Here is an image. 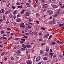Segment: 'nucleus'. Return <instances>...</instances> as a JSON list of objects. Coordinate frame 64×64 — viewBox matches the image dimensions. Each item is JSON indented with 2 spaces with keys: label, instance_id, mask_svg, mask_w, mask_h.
<instances>
[{
  "label": "nucleus",
  "instance_id": "nucleus-1",
  "mask_svg": "<svg viewBox=\"0 0 64 64\" xmlns=\"http://www.w3.org/2000/svg\"><path fill=\"white\" fill-rule=\"evenodd\" d=\"M22 46L23 48H21L20 49L21 50H22L23 51H25L26 50V45L22 44Z\"/></svg>",
  "mask_w": 64,
  "mask_h": 64
},
{
  "label": "nucleus",
  "instance_id": "nucleus-2",
  "mask_svg": "<svg viewBox=\"0 0 64 64\" xmlns=\"http://www.w3.org/2000/svg\"><path fill=\"white\" fill-rule=\"evenodd\" d=\"M40 60V57L38 56L36 58V62H38Z\"/></svg>",
  "mask_w": 64,
  "mask_h": 64
},
{
  "label": "nucleus",
  "instance_id": "nucleus-3",
  "mask_svg": "<svg viewBox=\"0 0 64 64\" xmlns=\"http://www.w3.org/2000/svg\"><path fill=\"white\" fill-rule=\"evenodd\" d=\"M24 23L23 22H22L20 25V26L22 28H25V26H24Z\"/></svg>",
  "mask_w": 64,
  "mask_h": 64
},
{
  "label": "nucleus",
  "instance_id": "nucleus-4",
  "mask_svg": "<svg viewBox=\"0 0 64 64\" xmlns=\"http://www.w3.org/2000/svg\"><path fill=\"white\" fill-rule=\"evenodd\" d=\"M26 63L28 64H32V62L31 60H28L26 62Z\"/></svg>",
  "mask_w": 64,
  "mask_h": 64
},
{
  "label": "nucleus",
  "instance_id": "nucleus-5",
  "mask_svg": "<svg viewBox=\"0 0 64 64\" xmlns=\"http://www.w3.org/2000/svg\"><path fill=\"white\" fill-rule=\"evenodd\" d=\"M22 41L20 42V43L22 44V43H24V41H25V40L24 38H22L21 39Z\"/></svg>",
  "mask_w": 64,
  "mask_h": 64
},
{
  "label": "nucleus",
  "instance_id": "nucleus-6",
  "mask_svg": "<svg viewBox=\"0 0 64 64\" xmlns=\"http://www.w3.org/2000/svg\"><path fill=\"white\" fill-rule=\"evenodd\" d=\"M39 13H36V18H39Z\"/></svg>",
  "mask_w": 64,
  "mask_h": 64
},
{
  "label": "nucleus",
  "instance_id": "nucleus-7",
  "mask_svg": "<svg viewBox=\"0 0 64 64\" xmlns=\"http://www.w3.org/2000/svg\"><path fill=\"white\" fill-rule=\"evenodd\" d=\"M25 15L26 16H29L30 15V14L28 12H27L26 13Z\"/></svg>",
  "mask_w": 64,
  "mask_h": 64
},
{
  "label": "nucleus",
  "instance_id": "nucleus-8",
  "mask_svg": "<svg viewBox=\"0 0 64 64\" xmlns=\"http://www.w3.org/2000/svg\"><path fill=\"white\" fill-rule=\"evenodd\" d=\"M56 42L58 43H60V44H62L63 43V42H61L59 40H57L56 41Z\"/></svg>",
  "mask_w": 64,
  "mask_h": 64
},
{
  "label": "nucleus",
  "instance_id": "nucleus-9",
  "mask_svg": "<svg viewBox=\"0 0 64 64\" xmlns=\"http://www.w3.org/2000/svg\"><path fill=\"white\" fill-rule=\"evenodd\" d=\"M17 20L18 22H20L21 21V19L20 18H18Z\"/></svg>",
  "mask_w": 64,
  "mask_h": 64
},
{
  "label": "nucleus",
  "instance_id": "nucleus-10",
  "mask_svg": "<svg viewBox=\"0 0 64 64\" xmlns=\"http://www.w3.org/2000/svg\"><path fill=\"white\" fill-rule=\"evenodd\" d=\"M33 32L34 33V35H37L38 34V32L35 31H34Z\"/></svg>",
  "mask_w": 64,
  "mask_h": 64
},
{
  "label": "nucleus",
  "instance_id": "nucleus-11",
  "mask_svg": "<svg viewBox=\"0 0 64 64\" xmlns=\"http://www.w3.org/2000/svg\"><path fill=\"white\" fill-rule=\"evenodd\" d=\"M9 16L10 18H13V15L12 14H10Z\"/></svg>",
  "mask_w": 64,
  "mask_h": 64
},
{
  "label": "nucleus",
  "instance_id": "nucleus-12",
  "mask_svg": "<svg viewBox=\"0 0 64 64\" xmlns=\"http://www.w3.org/2000/svg\"><path fill=\"white\" fill-rule=\"evenodd\" d=\"M56 44L55 42H52L50 44V45H54Z\"/></svg>",
  "mask_w": 64,
  "mask_h": 64
},
{
  "label": "nucleus",
  "instance_id": "nucleus-13",
  "mask_svg": "<svg viewBox=\"0 0 64 64\" xmlns=\"http://www.w3.org/2000/svg\"><path fill=\"white\" fill-rule=\"evenodd\" d=\"M26 47L28 48H31L32 46L29 45H26Z\"/></svg>",
  "mask_w": 64,
  "mask_h": 64
},
{
  "label": "nucleus",
  "instance_id": "nucleus-14",
  "mask_svg": "<svg viewBox=\"0 0 64 64\" xmlns=\"http://www.w3.org/2000/svg\"><path fill=\"white\" fill-rule=\"evenodd\" d=\"M26 6H27V7H28V8L30 7V5H29V3H28L27 2L26 3Z\"/></svg>",
  "mask_w": 64,
  "mask_h": 64
},
{
  "label": "nucleus",
  "instance_id": "nucleus-15",
  "mask_svg": "<svg viewBox=\"0 0 64 64\" xmlns=\"http://www.w3.org/2000/svg\"><path fill=\"white\" fill-rule=\"evenodd\" d=\"M52 7L54 8H57V6L56 5H54L52 6Z\"/></svg>",
  "mask_w": 64,
  "mask_h": 64
},
{
  "label": "nucleus",
  "instance_id": "nucleus-16",
  "mask_svg": "<svg viewBox=\"0 0 64 64\" xmlns=\"http://www.w3.org/2000/svg\"><path fill=\"white\" fill-rule=\"evenodd\" d=\"M18 8H23V6L22 5H21V6H18Z\"/></svg>",
  "mask_w": 64,
  "mask_h": 64
},
{
  "label": "nucleus",
  "instance_id": "nucleus-17",
  "mask_svg": "<svg viewBox=\"0 0 64 64\" xmlns=\"http://www.w3.org/2000/svg\"><path fill=\"white\" fill-rule=\"evenodd\" d=\"M6 52H4L2 53L1 54V56H4V55H5V54Z\"/></svg>",
  "mask_w": 64,
  "mask_h": 64
},
{
  "label": "nucleus",
  "instance_id": "nucleus-18",
  "mask_svg": "<svg viewBox=\"0 0 64 64\" xmlns=\"http://www.w3.org/2000/svg\"><path fill=\"white\" fill-rule=\"evenodd\" d=\"M48 58L47 57H44L43 58V60H47Z\"/></svg>",
  "mask_w": 64,
  "mask_h": 64
},
{
  "label": "nucleus",
  "instance_id": "nucleus-19",
  "mask_svg": "<svg viewBox=\"0 0 64 64\" xmlns=\"http://www.w3.org/2000/svg\"><path fill=\"white\" fill-rule=\"evenodd\" d=\"M16 53L17 54H20L21 53V51L19 50H18L16 52Z\"/></svg>",
  "mask_w": 64,
  "mask_h": 64
},
{
  "label": "nucleus",
  "instance_id": "nucleus-20",
  "mask_svg": "<svg viewBox=\"0 0 64 64\" xmlns=\"http://www.w3.org/2000/svg\"><path fill=\"white\" fill-rule=\"evenodd\" d=\"M25 10H23L21 12V13L22 14H23V13H24V12H25Z\"/></svg>",
  "mask_w": 64,
  "mask_h": 64
},
{
  "label": "nucleus",
  "instance_id": "nucleus-21",
  "mask_svg": "<svg viewBox=\"0 0 64 64\" xmlns=\"http://www.w3.org/2000/svg\"><path fill=\"white\" fill-rule=\"evenodd\" d=\"M46 52H49V49L47 47L46 48Z\"/></svg>",
  "mask_w": 64,
  "mask_h": 64
},
{
  "label": "nucleus",
  "instance_id": "nucleus-22",
  "mask_svg": "<svg viewBox=\"0 0 64 64\" xmlns=\"http://www.w3.org/2000/svg\"><path fill=\"white\" fill-rule=\"evenodd\" d=\"M10 5V4L9 3H8L7 4L6 6V7H8Z\"/></svg>",
  "mask_w": 64,
  "mask_h": 64
},
{
  "label": "nucleus",
  "instance_id": "nucleus-23",
  "mask_svg": "<svg viewBox=\"0 0 64 64\" xmlns=\"http://www.w3.org/2000/svg\"><path fill=\"white\" fill-rule=\"evenodd\" d=\"M59 5L60 6H62V2H59Z\"/></svg>",
  "mask_w": 64,
  "mask_h": 64
},
{
  "label": "nucleus",
  "instance_id": "nucleus-24",
  "mask_svg": "<svg viewBox=\"0 0 64 64\" xmlns=\"http://www.w3.org/2000/svg\"><path fill=\"white\" fill-rule=\"evenodd\" d=\"M30 58H30V56H27V58H26V60H29V59H30Z\"/></svg>",
  "mask_w": 64,
  "mask_h": 64
},
{
  "label": "nucleus",
  "instance_id": "nucleus-25",
  "mask_svg": "<svg viewBox=\"0 0 64 64\" xmlns=\"http://www.w3.org/2000/svg\"><path fill=\"white\" fill-rule=\"evenodd\" d=\"M62 26H64V24H59V27H61Z\"/></svg>",
  "mask_w": 64,
  "mask_h": 64
},
{
  "label": "nucleus",
  "instance_id": "nucleus-26",
  "mask_svg": "<svg viewBox=\"0 0 64 64\" xmlns=\"http://www.w3.org/2000/svg\"><path fill=\"white\" fill-rule=\"evenodd\" d=\"M54 13V12L52 11H51L49 14V15H52V14Z\"/></svg>",
  "mask_w": 64,
  "mask_h": 64
},
{
  "label": "nucleus",
  "instance_id": "nucleus-27",
  "mask_svg": "<svg viewBox=\"0 0 64 64\" xmlns=\"http://www.w3.org/2000/svg\"><path fill=\"white\" fill-rule=\"evenodd\" d=\"M41 29L42 30H45V28H44L43 27H42L41 28Z\"/></svg>",
  "mask_w": 64,
  "mask_h": 64
},
{
  "label": "nucleus",
  "instance_id": "nucleus-28",
  "mask_svg": "<svg viewBox=\"0 0 64 64\" xmlns=\"http://www.w3.org/2000/svg\"><path fill=\"white\" fill-rule=\"evenodd\" d=\"M17 12V10H15L13 12V14L14 15Z\"/></svg>",
  "mask_w": 64,
  "mask_h": 64
},
{
  "label": "nucleus",
  "instance_id": "nucleus-29",
  "mask_svg": "<svg viewBox=\"0 0 64 64\" xmlns=\"http://www.w3.org/2000/svg\"><path fill=\"white\" fill-rule=\"evenodd\" d=\"M2 38L3 39H5V40H7V38L4 36L2 37Z\"/></svg>",
  "mask_w": 64,
  "mask_h": 64
},
{
  "label": "nucleus",
  "instance_id": "nucleus-30",
  "mask_svg": "<svg viewBox=\"0 0 64 64\" xmlns=\"http://www.w3.org/2000/svg\"><path fill=\"white\" fill-rule=\"evenodd\" d=\"M3 19L4 20H5V16L4 15L2 16Z\"/></svg>",
  "mask_w": 64,
  "mask_h": 64
},
{
  "label": "nucleus",
  "instance_id": "nucleus-31",
  "mask_svg": "<svg viewBox=\"0 0 64 64\" xmlns=\"http://www.w3.org/2000/svg\"><path fill=\"white\" fill-rule=\"evenodd\" d=\"M40 54H43V51L42 50H41L40 51Z\"/></svg>",
  "mask_w": 64,
  "mask_h": 64
},
{
  "label": "nucleus",
  "instance_id": "nucleus-32",
  "mask_svg": "<svg viewBox=\"0 0 64 64\" xmlns=\"http://www.w3.org/2000/svg\"><path fill=\"white\" fill-rule=\"evenodd\" d=\"M10 59L11 60H14V58L12 56H10Z\"/></svg>",
  "mask_w": 64,
  "mask_h": 64
},
{
  "label": "nucleus",
  "instance_id": "nucleus-33",
  "mask_svg": "<svg viewBox=\"0 0 64 64\" xmlns=\"http://www.w3.org/2000/svg\"><path fill=\"white\" fill-rule=\"evenodd\" d=\"M1 10L2 11V13H4V12L5 11V10H4L2 9H1Z\"/></svg>",
  "mask_w": 64,
  "mask_h": 64
},
{
  "label": "nucleus",
  "instance_id": "nucleus-34",
  "mask_svg": "<svg viewBox=\"0 0 64 64\" xmlns=\"http://www.w3.org/2000/svg\"><path fill=\"white\" fill-rule=\"evenodd\" d=\"M6 29L7 30H9L10 31L11 30V28H6Z\"/></svg>",
  "mask_w": 64,
  "mask_h": 64
},
{
  "label": "nucleus",
  "instance_id": "nucleus-35",
  "mask_svg": "<svg viewBox=\"0 0 64 64\" xmlns=\"http://www.w3.org/2000/svg\"><path fill=\"white\" fill-rule=\"evenodd\" d=\"M30 34H31L32 35H33V34H34L33 32L31 31L30 32Z\"/></svg>",
  "mask_w": 64,
  "mask_h": 64
},
{
  "label": "nucleus",
  "instance_id": "nucleus-36",
  "mask_svg": "<svg viewBox=\"0 0 64 64\" xmlns=\"http://www.w3.org/2000/svg\"><path fill=\"white\" fill-rule=\"evenodd\" d=\"M45 45V43H42L41 44V46H44V45Z\"/></svg>",
  "mask_w": 64,
  "mask_h": 64
},
{
  "label": "nucleus",
  "instance_id": "nucleus-37",
  "mask_svg": "<svg viewBox=\"0 0 64 64\" xmlns=\"http://www.w3.org/2000/svg\"><path fill=\"white\" fill-rule=\"evenodd\" d=\"M12 8L13 9H14L16 8L14 6H12Z\"/></svg>",
  "mask_w": 64,
  "mask_h": 64
},
{
  "label": "nucleus",
  "instance_id": "nucleus-38",
  "mask_svg": "<svg viewBox=\"0 0 64 64\" xmlns=\"http://www.w3.org/2000/svg\"><path fill=\"white\" fill-rule=\"evenodd\" d=\"M44 37L45 39V38H48V36L46 35H44Z\"/></svg>",
  "mask_w": 64,
  "mask_h": 64
},
{
  "label": "nucleus",
  "instance_id": "nucleus-39",
  "mask_svg": "<svg viewBox=\"0 0 64 64\" xmlns=\"http://www.w3.org/2000/svg\"><path fill=\"white\" fill-rule=\"evenodd\" d=\"M36 23L37 24H39V21L38 20H36Z\"/></svg>",
  "mask_w": 64,
  "mask_h": 64
},
{
  "label": "nucleus",
  "instance_id": "nucleus-40",
  "mask_svg": "<svg viewBox=\"0 0 64 64\" xmlns=\"http://www.w3.org/2000/svg\"><path fill=\"white\" fill-rule=\"evenodd\" d=\"M8 13H11L12 12V10L11 9H9L8 10Z\"/></svg>",
  "mask_w": 64,
  "mask_h": 64
},
{
  "label": "nucleus",
  "instance_id": "nucleus-41",
  "mask_svg": "<svg viewBox=\"0 0 64 64\" xmlns=\"http://www.w3.org/2000/svg\"><path fill=\"white\" fill-rule=\"evenodd\" d=\"M6 24H8V23H9V21L8 20H7L6 22Z\"/></svg>",
  "mask_w": 64,
  "mask_h": 64
},
{
  "label": "nucleus",
  "instance_id": "nucleus-42",
  "mask_svg": "<svg viewBox=\"0 0 64 64\" xmlns=\"http://www.w3.org/2000/svg\"><path fill=\"white\" fill-rule=\"evenodd\" d=\"M47 7V6H45V5H44L43 6V8H46V7Z\"/></svg>",
  "mask_w": 64,
  "mask_h": 64
},
{
  "label": "nucleus",
  "instance_id": "nucleus-43",
  "mask_svg": "<svg viewBox=\"0 0 64 64\" xmlns=\"http://www.w3.org/2000/svg\"><path fill=\"white\" fill-rule=\"evenodd\" d=\"M57 14H55V15L53 17H57Z\"/></svg>",
  "mask_w": 64,
  "mask_h": 64
},
{
  "label": "nucleus",
  "instance_id": "nucleus-44",
  "mask_svg": "<svg viewBox=\"0 0 64 64\" xmlns=\"http://www.w3.org/2000/svg\"><path fill=\"white\" fill-rule=\"evenodd\" d=\"M8 13L9 12H8V11H6V12L5 13V14L6 15H7V14H8Z\"/></svg>",
  "mask_w": 64,
  "mask_h": 64
},
{
  "label": "nucleus",
  "instance_id": "nucleus-45",
  "mask_svg": "<svg viewBox=\"0 0 64 64\" xmlns=\"http://www.w3.org/2000/svg\"><path fill=\"white\" fill-rule=\"evenodd\" d=\"M0 33L1 34H4V31L2 30V31Z\"/></svg>",
  "mask_w": 64,
  "mask_h": 64
},
{
  "label": "nucleus",
  "instance_id": "nucleus-46",
  "mask_svg": "<svg viewBox=\"0 0 64 64\" xmlns=\"http://www.w3.org/2000/svg\"><path fill=\"white\" fill-rule=\"evenodd\" d=\"M0 48H2L3 47V45H2V44H0Z\"/></svg>",
  "mask_w": 64,
  "mask_h": 64
},
{
  "label": "nucleus",
  "instance_id": "nucleus-47",
  "mask_svg": "<svg viewBox=\"0 0 64 64\" xmlns=\"http://www.w3.org/2000/svg\"><path fill=\"white\" fill-rule=\"evenodd\" d=\"M36 4H38V1L37 0H35Z\"/></svg>",
  "mask_w": 64,
  "mask_h": 64
},
{
  "label": "nucleus",
  "instance_id": "nucleus-48",
  "mask_svg": "<svg viewBox=\"0 0 64 64\" xmlns=\"http://www.w3.org/2000/svg\"><path fill=\"white\" fill-rule=\"evenodd\" d=\"M25 35H29V33H26L25 34Z\"/></svg>",
  "mask_w": 64,
  "mask_h": 64
},
{
  "label": "nucleus",
  "instance_id": "nucleus-49",
  "mask_svg": "<svg viewBox=\"0 0 64 64\" xmlns=\"http://www.w3.org/2000/svg\"><path fill=\"white\" fill-rule=\"evenodd\" d=\"M52 37V35H50V36L49 37L48 39H50V38H51V37Z\"/></svg>",
  "mask_w": 64,
  "mask_h": 64
},
{
  "label": "nucleus",
  "instance_id": "nucleus-50",
  "mask_svg": "<svg viewBox=\"0 0 64 64\" xmlns=\"http://www.w3.org/2000/svg\"><path fill=\"white\" fill-rule=\"evenodd\" d=\"M28 24H30V25H33V23L32 22H28Z\"/></svg>",
  "mask_w": 64,
  "mask_h": 64
},
{
  "label": "nucleus",
  "instance_id": "nucleus-51",
  "mask_svg": "<svg viewBox=\"0 0 64 64\" xmlns=\"http://www.w3.org/2000/svg\"><path fill=\"white\" fill-rule=\"evenodd\" d=\"M28 28H30L31 27V26L30 25L28 26Z\"/></svg>",
  "mask_w": 64,
  "mask_h": 64
},
{
  "label": "nucleus",
  "instance_id": "nucleus-52",
  "mask_svg": "<svg viewBox=\"0 0 64 64\" xmlns=\"http://www.w3.org/2000/svg\"><path fill=\"white\" fill-rule=\"evenodd\" d=\"M19 39V38H15L14 40H17Z\"/></svg>",
  "mask_w": 64,
  "mask_h": 64
},
{
  "label": "nucleus",
  "instance_id": "nucleus-53",
  "mask_svg": "<svg viewBox=\"0 0 64 64\" xmlns=\"http://www.w3.org/2000/svg\"><path fill=\"white\" fill-rule=\"evenodd\" d=\"M19 16H20V14H18L17 15V17H16L17 18H18V17Z\"/></svg>",
  "mask_w": 64,
  "mask_h": 64
},
{
  "label": "nucleus",
  "instance_id": "nucleus-54",
  "mask_svg": "<svg viewBox=\"0 0 64 64\" xmlns=\"http://www.w3.org/2000/svg\"><path fill=\"white\" fill-rule=\"evenodd\" d=\"M53 58H55V57H56V55H54L53 56Z\"/></svg>",
  "mask_w": 64,
  "mask_h": 64
},
{
  "label": "nucleus",
  "instance_id": "nucleus-55",
  "mask_svg": "<svg viewBox=\"0 0 64 64\" xmlns=\"http://www.w3.org/2000/svg\"><path fill=\"white\" fill-rule=\"evenodd\" d=\"M7 58H5L4 59V60L5 61H7Z\"/></svg>",
  "mask_w": 64,
  "mask_h": 64
},
{
  "label": "nucleus",
  "instance_id": "nucleus-56",
  "mask_svg": "<svg viewBox=\"0 0 64 64\" xmlns=\"http://www.w3.org/2000/svg\"><path fill=\"white\" fill-rule=\"evenodd\" d=\"M59 57H60V58H63V57L62 56V55H59Z\"/></svg>",
  "mask_w": 64,
  "mask_h": 64
},
{
  "label": "nucleus",
  "instance_id": "nucleus-57",
  "mask_svg": "<svg viewBox=\"0 0 64 64\" xmlns=\"http://www.w3.org/2000/svg\"><path fill=\"white\" fill-rule=\"evenodd\" d=\"M14 34V33H13L12 32H11L10 34V35H11V36H13V35Z\"/></svg>",
  "mask_w": 64,
  "mask_h": 64
},
{
  "label": "nucleus",
  "instance_id": "nucleus-58",
  "mask_svg": "<svg viewBox=\"0 0 64 64\" xmlns=\"http://www.w3.org/2000/svg\"><path fill=\"white\" fill-rule=\"evenodd\" d=\"M28 21L29 22H32V20H31L30 19H29L28 20Z\"/></svg>",
  "mask_w": 64,
  "mask_h": 64
},
{
  "label": "nucleus",
  "instance_id": "nucleus-59",
  "mask_svg": "<svg viewBox=\"0 0 64 64\" xmlns=\"http://www.w3.org/2000/svg\"><path fill=\"white\" fill-rule=\"evenodd\" d=\"M47 12L49 13H50V10H48L47 11Z\"/></svg>",
  "mask_w": 64,
  "mask_h": 64
},
{
  "label": "nucleus",
  "instance_id": "nucleus-60",
  "mask_svg": "<svg viewBox=\"0 0 64 64\" xmlns=\"http://www.w3.org/2000/svg\"><path fill=\"white\" fill-rule=\"evenodd\" d=\"M14 18V19L16 18V16H13V18Z\"/></svg>",
  "mask_w": 64,
  "mask_h": 64
},
{
  "label": "nucleus",
  "instance_id": "nucleus-61",
  "mask_svg": "<svg viewBox=\"0 0 64 64\" xmlns=\"http://www.w3.org/2000/svg\"><path fill=\"white\" fill-rule=\"evenodd\" d=\"M42 63V62H38V64H41Z\"/></svg>",
  "mask_w": 64,
  "mask_h": 64
},
{
  "label": "nucleus",
  "instance_id": "nucleus-62",
  "mask_svg": "<svg viewBox=\"0 0 64 64\" xmlns=\"http://www.w3.org/2000/svg\"><path fill=\"white\" fill-rule=\"evenodd\" d=\"M26 53H28V52H29L28 51V50H26Z\"/></svg>",
  "mask_w": 64,
  "mask_h": 64
},
{
  "label": "nucleus",
  "instance_id": "nucleus-63",
  "mask_svg": "<svg viewBox=\"0 0 64 64\" xmlns=\"http://www.w3.org/2000/svg\"><path fill=\"white\" fill-rule=\"evenodd\" d=\"M20 4V5H23L24 4V2H22V3H21Z\"/></svg>",
  "mask_w": 64,
  "mask_h": 64
},
{
  "label": "nucleus",
  "instance_id": "nucleus-64",
  "mask_svg": "<svg viewBox=\"0 0 64 64\" xmlns=\"http://www.w3.org/2000/svg\"><path fill=\"white\" fill-rule=\"evenodd\" d=\"M3 20L2 19H0V22H3Z\"/></svg>",
  "mask_w": 64,
  "mask_h": 64
}]
</instances>
